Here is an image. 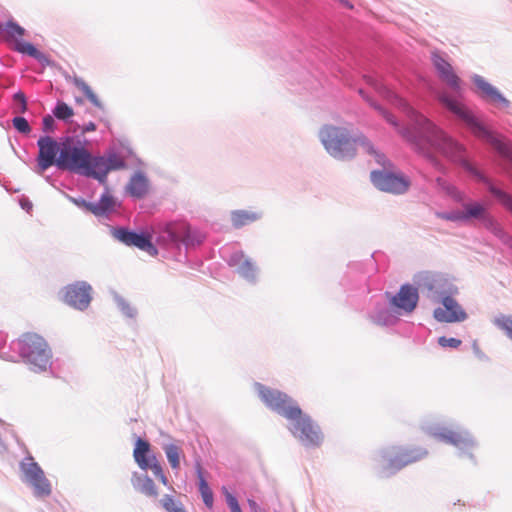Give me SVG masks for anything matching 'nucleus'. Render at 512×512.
<instances>
[{
    "label": "nucleus",
    "instance_id": "1",
    "mask_svg": "<svg viewBox=\"0 0 512 512\" xmlns=\"http://www.w3.org/2000/svg\"><path fill=\"white\" fill-rule=\"evenodd\" d=\"M366 82L381 96L403 109L410 121L409 126L400 127L395 117L369 98L363 89H359V94L378 111L390 125L395 127L403 138H405L419 154L424 156L435 169L440 172H445L446 170L444 164L434 153L437 151L451 162L461 166L479 182L483 183L488 188L489 192L512 213V196L497 188L489 178L469 162L466 157V148L461 143L450 137L427 117L416 111L406 100L399 97L379 80L373 77H366Z\"/></svg>",
    "mask_w": 512,
    "mask_h": 512
},
{
    "label": "nucleus",
    "instance_id": "2",
    "mask_svg": "<svg viewBox=\"0 0 512 512\" xmlns=\"http://www.w3.org/2000/svg\"><path fill=\"white\" fill-rule=\"evenodd\" d=\"M38 155L36 169L43 174L47 169L56 166L77 174L93 177L104 183L111 170L124 167V163L116 156L93 157L84 144L74 137H63L58 141L50 136H42L37 141Z\"/></svg>",
    "mask_w": 512,
    "mask_h": 512
},
{
    "label": "nucleus",
    "instance_id": "3",
    "mask_svg": "<svg viewBox=\"0 0 512 512\" xmlns=\"http://www.w3.org/2000/svg\"><path fill=\"white\" fill-rule=\"evenodd\" d=\"M254 390L267 408L288 421V430L306 448L319 447L323 441L320 427L305 414L298 403L288 394L254 383Z\"/></svg>",
    "mask_w": 512,
    "mask_h": 512
},
{
    "label": "nucleus",
    "instance_id": "4",
    "mask_svg": "<svg viewBox=\"0 0 512 512\" xmlns=\"http://www.w3.org/2000/svg\"><path fill=\"white\" fill-rule=\"evenodd\" d=\"M436 187L450 197L454 202L460 204L462 209L451 211H436L435 216L439 219L450 222L468 223L477 220L481 225L496 236L505 246L512 250V237L509 236L490 214L486 206L479 201H467L465 192L458 189L442 177L435 180Z\"/></svg>",
    "mask_w": 512,
    "mask_h": 512
},
{
    "label": "nucleus",
    "instance_id": "5",
    "mask_svg": "<svg viewBox=\"0 0 512 512\" xmlns=\"http://www.w3.org/2000/svg\"><path fill=\"white\" fill-rule=\"evenodd\" d=\"M319 139L327 153L341 161L353 159L357 147H362L367 154L375 152L374 146L364 135H353L344 127L325 125L319 131Z\"/></svg>",
    "mask_w": 512,
    "mask_h": 512
},
{
    "label": "nucleus",
    "instance_id": "6",
    "mask_svg": "<svg viewBox=\"0 0 512 512\" xmlns=\"http://www.w3.org/2000/svg\"><path fill=\"white\" fill-rule=\"evenodd\" d=\"M437 98L443 106L463 121L476 137L488 143L512 168V146L509 143L502 141L447 93H439Z\"/></svg>",
    "mask_w": 512,
    "mask_h": 512
},
{
    "label": "nucleus",
    "instance_id": "7",
    "mask_svg": "<svg viewBox=\"0 0 512 512\" xmlns=\"http://www.w3.org/2000/svg\"><path fill=\"white\" fill-rule=\"evenodd\" d=\"M17 345L20 357L31 370L41 372L50 366L52 352L41 335L34 332L24 333L19 337Z\"/></svg>",
    "mask_w": 512,
    "mask_h": 512
},
{
    "label": "nucleus",
    "instance_id": "8",
    "mask_svg": "<svg viewBox=\"0 0 512 512\" xmlns=\"http://www.w3.org/2000/svg\"><path fill=\"white\" fill-rule=\"evenodd\" d=\"M427 454V450L421 447L390 446L382 449L376 460L380 468V474L389 477L407 465L425 458Z\"/></svg>",
    "mask_w": 512,
    "mask_h": 512
},
{
    "label": "nucleus",
    "instance_id": "9",
    "mask_svg": "<svg viewBox=\"0 0 512 512\" xmlns=\"http://www.w3.org/2000/svg\"><path fill=\"white\" fill-rule=\"evenodd\" d=\"M374 160L381 166L380 169L371 171L370 180L372 184L380 191L391 193V194H404L409 186V180L402 174L395 173L391 168V162L386 156L377 151L370 152Z\"/></svg>",
    "mask_w": 512,
    "mask_h": 512
},
{
    "label": "nucleus",
    "instance_id": "10",
    "mask_svg": "<svg viewBox=\"0 0 512 512\" xmlns=\"http://www.w3.org/2000/svg\"><path fill=\"white\" fill-rule=\"evenodd\" d=\"M425 431L437 440L456 447L460 456H467L474 461L472 451L477 447V442L467 430L460 427L429 425L425 427Z\"/></svg>",
    "mask_w": 512,
    "mask_h": 512
},
{
    "label": "nucleus",
    "instance_id": "11",
    "mask_svg": "<svg viewBox=\"0 0 512 512\" xmlns=\"http://www.w3.org/2000/svg\"><path fill=\"white\" fill-rule=\"evenodd\" d=\"M20 469L23 474V481L32 487L36 497L46 498L51 495V483L43 469L31 455H28L20 462Z\"/></svg>",
    "mask_w": 512,
    "mask_h": 512
},
{
    "label": "nucleus",
    "instance_id": "12",
    "mask_svg": "<svg viewBox=\"0 0 512 512\" xmlns=\"http://www.w3.org/2000/svg\"><path fill=\"white\" fill-rule=\"evenodd\" d=\"M164 232L167 234V237L163 236L164 240L181 242L186 246L198 245L203 241V235L184 221L166 224Z\"/></svg>",
    "mask_w": 512,
    "mask_h": 512
},
{
    "label": "nucleus",
    "instance_id": "13",
    "mask_svg": "<svg viewBox=\"0 0 512 512\" xmlns=\"http://www.w3.org/2000/svg\"><path fill=\"white\" fill-rule=\"evenodd\" d=\"M149 452L150 444L139 438L136 441V446L133 452L136 463L143 470L150 469L163 485H168V479L163 472L162 466L154 455H149Z\"/></svg>",
    "mask_w": 512,
    "mask_h": 512
},
{
    "label": "nucleus",
    "instance_id": "14",
    "mask_svg": "<svg viewBox=\"0 0 512 512\" xmlns=\"http://www.w3.org/2000/svg\"><path fill=\"white\" fill-rule=\"evenodd\" d=\"M91 286L86 282H76L63 288V301L79 310L86 309L91 302Z\"/></svg>",
    "mask_w": 512,
    "mask_h": 512
},
{
    "label": "nucleus",
    "instance_id": "15",
    "mask_svg": "<svg viewBox=\"0 0 512 512\" xmlns=\"http://www.w3.org/2000/svg\"><path fill=\"white\" fill-rule=\"evenodd\" d=\"M430 60L435 68L438 77L445 82L453 91L460 90V78L456 75L447 56L440 51H432Z\"/></svg>",
    "mask_w": 512,
    "mask_h": 512
},
{
    "label": "nucleus",
    "instance_id": "16",
    "mask_svg": "<svg viewBox=\"0 0 512 512\" xmlns=\"http://www.w3.org/2000/svg\"><path fill=\"white\" fill-rule=\"evenodd\" d=\"M227 263L231 267H236L237 273L250 284H256L258 281L259 268L256 263L243 251H236L229 256Z\"/></svg>",
    "mask_w": 512,
    "mask_h": 512
},
{
    "label": "nucleus",
    "instance_id": "17",
    "mask_svg": "<svg viewBox=\"0 0 512 512\" xmlns=\"http://www.w3.org/2000/svg\"><path fill=\"white\" fill-rule=\"evenodd\" d=\"M24 33H25L24 28H22L16 22L8 21L4 25L3 35L1 37V39L5 40V41H14L15 49L18 52L27 54L36 59H39L42 54L35 48L34 45H32L29 42L19 41V39H21L23 37Z\"/></svg>",
    "mask_w": 512,
    "mask_h": 512
},
{
    "label": "nucleus",
    "instance_id": "18",
    "mask_svg": "<svg viewBox=\"0 0 512 512\" xmlns=\"http://www.w3.org/2000/svg\"><path fill=\"white\" fill-rule=\"evenodd\" d=\"M418 301V288L411 284L401 285L399 291L392 295L389 300L392 306L405 314L412 313L416 309Z\"/></svg>",
    "mask_w": 512,
    "mask_h": 512
},
{
    "label": "nucleus",
    "instance_id": "19",
    "mask_svg": "<svg viewBox=\"0 0 512 512\" xmlns=\"http://www.w3.org/2000/svg\"><path fill=\"white\" fill-rule=\"evenodd\" d=\"M442 305L443 307H438L433 312V316L438 322L453 323L466 320L467 313L451 296H445L442 299Z\"/></svg>",
    "mask_w": 512,
    "mask_h": 512
},
{
    "label": "nucleus",
    "instance_id": "20",
    "mask_svg": "<svg viewBox=\"0 0 512 512\" xmlns=\"http://www.w3.org/2000/svg\"><path fill=\"white\" fill-rule=\"evenodd\" d=\"M472 81L477 87L481 98L487 102L497 106L498 108L505 109L510 106V101L506 99L496 87L487 82L482 76L475 74L472 77Z\"/></svg>",
    "mask_w": 512,
    "mask_h": 512
},
{
    "label": "nucleus",
    "instance_id": "21",
    "mask_svg": "<svg viewBox=\"0 0 512 512\" xmlns=\"http://www.w3.org/2000/svg\"><path fill=\"white\" fill-rule=\"evenodd\" d=\"M117 238L128 246H135L151 256L157 255V249L151 242V237L145 234H137L125 229H120L116 234Z\"/></svg>",
    "mask_w": 512,
    "mask_h": 512
},
{
    "label": "nucleus",
    "instance_id": "22",
    "mask_svg": "<svg viewBox=\"0 0 512 512\" xmlns=\"http://www.w3.org/2000/svg\"><path fill=\"white\" fill-rule=\"evenodd\" d=\"M263 217V212L260 210H245L237 209L230 212L231 225L235 229H241L245 226L251 225Z\"/></svg>",
    "mask_w": 512,
    "mask_h": 512
},
{
    "label": "nucleus",
    "instance_id": "23",
    "mask_svg": "<svg viewBox=\"0 0 512 512\" xmlns=\"http://www.w3.org/2000/svg\"><path fill=\"white\" fill-rule=\"evenodd\" d=\"M369 319L374 324L384 327L393 326L398 321L397 315L384 304H377L369 313Z\"/></svg>",
    "mask_w": 512,
    "mask_h": 512
},
{
    "label": "nucleus",
    "instance_id": "24",
    "mask_svg": "<svg viewBox=\"0 0 512 512\" xmlns=\"http://www.w3.org/2000/svg\"><path fill=\"white\" fill-rule=\"evenodd\" d=\"M149 190V183L147 178L138 173L135 174L129 181L127 186V191L129 194L136 198L144 197Z\"/></svg>",
    "mask_w": 512,
    "mask_h": 512
},
{
    "label": "nucleus",
    "instance_id": "25",
    "mask_svg": "<svg viewBox=\"0 0 512 512\" xmlns=\"http://www.w3.org/2000/svg\"><path fill=\"white\" fill-rule=\"evenodd\" d=\"M196 472L198 477V487L199 492L201 494L202 500L207 508L211 509L213 507V492L210 489L203 473V469L199 463L196 464Z\"/></svg>",
    "mask_w": 512,
    "mask_h": 512
},
{
    "label": "nucleus",
    "instance_id": "26",
    "mask_svg": "<svg viewBox=\"0 0 512 512\" xmlns=\"http://www.w3.org/2000/svg\"><path fill=\"white\" fill-rule=\"evenodd\" d=\"M72 82L95 107L100 109L103 108L101 100L83 79L75 76L72 78Z\"/></svg>",
    "mask_w": 512,
    "mask_h": 512
},
{
    "label": "nucleus",
    "instance_id": "27",
    "mask_svg": "<svg viewBox=\"0 0 512 512\" xmlns=\"http://www.w3.org/2000/svg\"><path fill=\"white\" fill-rule=\"evenodd\" d=\"M114 206V199L108 193L101 196L98 203L86 204V207L95 215H102L111 210Z\"/></svg>",
    "mask_w": 512,
    "mask_h": 512
},
{
    "label": "nucleus",
    "instance_id": "28",
    "mask_svg": "<svg viewBox=\"0 0 512 512\" xmlns=\"http://www.w3.org/2000/svg\"><path fill=\"white\" fill-rule=\"evenodd\" d=\"M418 289L426 292L428 298L436 300V279L430 274H423L418 279Z\"/></svg>",
    "mask_w": 512,
    "mask_h": 512
},
{
    "label": "nucleus",
    "instance_id": "29",
    "mask_svg": "<svg viewBox=\"0 0 512 512\" xmlns=\"http://www.w3.org/2000/svg\"><path fill=\"white\" fill-rule=\"evenodd\" d=\"M495 327L501 330L510 340H512V314H498L492 319Z\"/></svg>",
    "mask_w": 512,
    "mask_h": 512
},
{
    "label": "nucleus",
    "instance_id": "30",
    "mask_svg": "<svg viewBox=\"0 0 512 512\" xmlns=\"http://www.w3.org/2000/svg\"><path fill=\"white\" fill-rule=\"evenodd\" d=\"M136 487L141 493L145 494L146 496H149V497H157L158 496L157 487H156L154 481L148 476L138 478Z\"/></svg>",
    "mask_w": 512,
    "mask_h": 512
},
{
    "label": "nucleus",
    "instance_id": "31",
    "mask_svg": "<svg viewBox=\"0 0 512 512\" xmlns=\"http://www.w3.org/2000/svg\"><path fill=\"white\" fill-rule=\"evenodd\" d=\"M164 451L171 468L178 470L180 468L181 449L174 444H169L164 447Z\"/></svg>",
    "mask_w": 512,
    "mask_h": 512
},
{
    "label": "nucleus",
    "instance_id": "32",
    "mask_svg": "<svg viewBox=\"0 0 512 512\" xmlns=\"http://www.w3.org/2000/svg\"><path fill=\"white\" fill-rule=\"evenodd\" d=\"M53 115L59 120L66 121L74 115V110L65 102L59 101L53 109Z\"/></svg>",
    "mask_w": 512,
    "mask_h": 512
},
{
    "label": "nucleus",
    "instance_id": "33",
    "mask_svg": "<svg viewBox=\"0 0 512 512\" xmlns=\"http://www.w3.org/2000/svg\"><path fill=\"white\" fill-rule=\"evenodd\" d=\"M160 502L167 512H186L170 495H164Z\"/></svg>",
    "mask_w": 512,
    "mask_h": 512
},
{
    "label": "nucleus",
    "instance_id": "34",
    "mask_svg": "<svg viewBox=\"0 0 512 512\" xmlns=\"http://www.w3.org/2000/svg\"><path fill=\"white\" fill-rule=\"evenodd\" d=\"M13 100L15 103L13 112L16 114H22L27 111V100L23 92L19 91L14 94Z\"/></svg>",
    "mask_w": 512,
    "mask_h": 512
},
{
    "label": "nucleus",
    "instance_id": "35",
    "mask_svg": "<svg viewBox=\"0 0 512 512\" xmlns=\"http://www.w3.org/2000/svg\"><path fill=\"white\" fill-rule=\"evenodd\" d=\"M12 124L13 127L22 134H29L31 132V127L24 117H14L12 120Z\"/></svg>",
    "mask_w": 512,
    "mask_h": 512
},
{
    "label": "nucleus",
    "instance_id": "36",
    "mask_svg": "<svg viewBox=\"0 0 512 512\" xmlns=\"http://www.w3.org/2000/svg\"><path fill=\"white\" fill-rule=\"evenodd\" d=\"M226 506L230 512H243L238 499L226 490Z\"/></svg>",
    "mask_w": 512,
    "mask_h": 512
},
{
    "label": "nucleus",
    "instance_id": "37",
    "mask_svg": "<svg viewBox=\"0 0 512 512\" xmlns=\"http://www.w3.org/2000/svg\"><path fill=\"white\" fill-rule=\"evenodd\" d=\"M462 341L457 338H447L445 336H441L438 338V344L443 348H458L461 345Z\"/></svg>",
    "mask_w": 512,
    "mask_h": 512
},
{
    "label": "nucleus",
    "instance_id": "38",
    "mask_svg": "<svg viewBox=\"0 0 512 512\" xmlns=\"http://www.w3.org/2000/svg\"><path fill=\"white\" fill-rule=\"evenodd\" d=\"M42 129L45 133H52L55 130V120L53 116L46 115L42 120Z\"/></svg>",
    "mask_w": 512,
    "mask_h": 512
},
{
    "label": "nucleus",
    "instance_id": "39",
    "mask_svg": "<svg viewBox=\"0 0 512 512\" xmlns=\"http://www.w3.org/2000/svg\"><path fill=\"white\" fill-rule=\"evenodd\" d=\"M473 352L475 356L481 360L486 359V355L481 351L480 347L478 346L477 342L475 341L472 345Z\"/></svg>",
    "mask_w": 512,
    "mask_h": 512
},
{
    "label": "nucleus",
    "instance_id": "40",
    "mask_svg": "<svg viewBox=\"0 0 512 512\" xmlns=\"http://www.w3.org/2000/svg\"><path fill=\"white\" fill-rule=\"evenodd\" d=\"M122 311L129 317H133L135 315V310L126 304L122 305Z\"/></svg>",
    "mask_w": 512,
    "mask_h": 512
},
{
    "label": "nucleus",
    "instance_id": "41",
    "mask_svg": "<svg viewBox=\"0 0 512 512\" xmlns=\"http://www.w3.org/2000/svg\"><path fill=\"white\" fill-rule=\"evenodd\" d=\"M96 130V125L93 122H89L82 128L83 133L91 132Z\"/></svg>",
    "mask_w": 512,
    "mask_h": 512
},
{
    "label": "nucleus",
    "instance_id": "42",
    "mask_svg": "<svg viewBox=\"0 0 512 512\" xmlns=\"http://www.w3.org/2000/svg\"><path fill=\"white\" fill-rule=\"evenodd\" d=\"M248 504H249L250 508L253 510L257 508V503L252 499H248Z\"/></svg>",
    "mask_w": 512,
    "mask_h": 512
},
{
    "label": "nucleus",
    "instance_id": "43",
    "mask_svg": "<svg viewBox=\"0 0 512 512\" xmlns=\"http://www.w3.org/2000/svg\"><path fill=\"white\" fill-rule=\"evenodd\" d=\"M339 1H340L341 3H343L344 5H346V6L350 7V8H352V6H351V5H349L347 1H345V0H339Z\"/></svg>",
    "mask_w": 512,
    "mask_h": 512
}]
</instances>
